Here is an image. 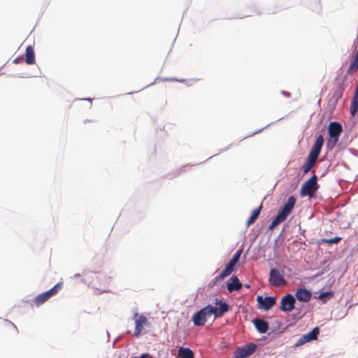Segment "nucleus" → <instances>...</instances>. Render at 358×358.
Masks as SVG:
<instances>
[{"label":"nucleus","instance_id":"b1692460","mask_svg":"<svg viewBox=\"0 0 358 358\" xmlns=\"http://www.w3.org/2000/svg\"><path fill=\"white\" fill-rule=\"evenodd\" d=\"M241 253H242V250H238L236 252V253L233 255L232 258H231V261H234V262H236L237 264L238 261L240 259V257L241 255Z\"/></svg>","mask_w":358,"mask_h":358},{"label":"nucleus","instance_id":"aec40b11","mask_svg":"<svg viewBox=\"0 0 358 358\" xmlns=\"http://www.w3.org/2000/svg\"><path fill=\"white\" fill-rule=\"evenodd\" d=\"M236 264V262L230 260L228 264L226 266L224 270L221 273V276H229L233 272Z\"/></svg>","mask_w":358,"mask_h":358},{"label":"nucleus","instance_id":"2eb2a0df","mask_svg":"<svg viewBox=\"0 0 358 358\" xmlns=\"http://www.w3.org/2000/svg\"><path fill=\"white\" fill-rule=\"evenodd\" d=\"M253 324L257 330L261 334L266 333L268 329V324L264 320L255 319L253 320Z\"/></svg>","mask_w":358,"mask_h":358},{"label":"nucleus","instance_id":"39448f33","mask_svg":"<svg viewBox=\"0 0 358 358\" xmlns=\"http://www.w3.org/2000/svg\"><path fill=\"white\" fill-rule=\"evenodd\" d=\"M317 177L313 175L309 180H308L302 186L300 190L301 196L313 197L315 192L319 188V185L317 182Z\"/></svg>","mask_w":358,"mask_h":358},{"label":"nucleus","instance_id":"dca6fc26","mask_svg":"<svg viewBox=\"0 0 358 358\" xmlns=\"http://www.w3.org/2000/svg\"><path fill=\"white\" fill-rule=\"evenodd\" d=\"M25 61L28 64H33L35 63L34 50L31 45H29L26 48Z\"/></svg>","mask_w":358,"mask_h":358},{"label":"nucleus","instance_id":"c756f323","mask_svg":"<svg viewBox=\"0 0 358 358\" xmlns=\"http://www.w3.org/2000/svg\"><path fill=\"white\" fill-rule=\"evenodd\" d=\"M177 81H179V82H182L183 80H176Z\"/></svg>","mask_w":358,"mask_h":358},{"label":"nucleus","instance_id":"ddd939ff","mask_svg":"<svg viewBox=\"0 0 358 358\" xmlns=\"http://www.w3.org/2000/svg\"><path fill=\"white\" fill-rule=\"evenodd\" d=\"M311 295V292L305 288H300L296 292V299L301 302L309 301Z\"/></svg>","mask_w":358,"mask_h":358},{"label":"nucleus","instance_id":"a878e982","mask_svg":"<svg viewBox=\"0 0 358 358\" xmlns=\"http://www.w3.org/2000/svg\"><path fill=\"white\" fill-rule=\"evenodd\" d=\"M282 94H284L285 96H287V97H289L291 95L289 92H286V91H282Z\"/></svg>","mask_w":358,"mask_h":358},{"label":"nucleus","instance_id":"7ed1b4c3","mask_svg":"<svg viewBox=\"0 0 358 358\" xmlns=\"http://www.w3.org/2000/svg\"><path fill=\"white\" fill-rule=\"evenodd\" d=\"M295 203L296 199L294 196H290L282 209L279 211L276 217L272 220L271 224L268 227V229L272 230L280 223L284 222L293 210Z\"/></svg>","mask_w":358,"mask_h":358},{"label":"nucleus","instance_id":"423d86ee","mask_svg":"<svg viewBox=\"0 0 358 358\" xmlns=\"http://www.w3.org/2000/svg\"><path fill=\"white\" fill-rule=\"evenodd\" d=\"M268 282L272 286L277 287L285 286L287 284L284 275L277 268L271 269Z\"/></svg>","mask_w":358,"mask_h":358},{"label":"nucleus","instance_id":"cd10ccee","mask_svg":"<svg viewBox=\"0 0 358 358\" xmlns=\"http://www.w3.org/2000/svg\"><path fill=\"white\" fill-rule=\"evenodd\" d=\"M80 273H76V274L74 275V276H73V277H74V278H78V277H80Z\"/></svg>","mask_w":358,"mask_h":358},{"label":"nucleus","instance_id":"4be33fe9","mask_svg":"<svg viewBox=\"0 0 358 358\" xmlns=\"http://www.w3.org/2000/svg\"><path fill=\"white\" fill-rule=\"evenodd\" d=\"M332 296H333V294L331 292H325L320 293L318 296V299L324 303V302H326L327 299H329L331 297H332Z\"/></svg>","mask_w":358,"mask_h":358},{"label":"nucleus","instance_id":"6ab92c4d","mask_svg":"<svg viewBox=\"0 0 358 358\" xmlns=\"http://www.w3.org/2000/svg\"><path fill=\"white\" fill-rule=\"evenodd\" d=\"M262 208V206H260L259 208L255 209L252 211L250 217H249V219L247 221V223H246L247 227H249L250 224H253L255 222V220L257 219V217H259V215L260 214Z\"/></svg>","mask_w":358,"mask_h":358},{"label":"nucleus","instance_id":"1a4fd4ad","mask_svg":"<svg viewBox=\"0 0 358 358\" xmlns=\"http://www.w3.org/2000/svg\"><path fill=\"white\" fill-rule=\"evenodd\" d=\"M255 343H249L238 348L234 353L233 358H245L252 355L256 350Z\"/></svg>","mask_w":358,"mask_h":358},{"label":"nucleus","instance_id":"bb28decb","mask_svg":"<svg viewBox=\"0 0 358 358\" xmlns=\"http://www.w3.org/2000/svg\"><path fill=\"white\" fill-rule=\"evenodd\" d=\"M87 100L89 101L90 106H91V105H92V99H87Z\"/></svg>","mask_w":358,"mask_h":358},{"label":"nucleus","instance_id":"6e6552de","mask_svg":"<svg viewBox=\"0 0 358 358\" xmlns=\"http://www.w3.org/2000/svg\"><path fill=\"white\" fill-rule=\"evenodd\" d=\"M342 131V126L340 123L337 122H330L328 128V133L330 137L328 145L332 142V146H334L338 141Z\"/></svg>","mask_w":358,"mask_h":358},{"label":"nucleus","instance_id":"f8f14e48","mask_svg":"<svg viewBox=\"0 0 358 358\" xmlns=\"http://www.w3.org/2000/svg\"><path fill=\"white\" fill-rule=\"evenodd\" d=\"M257 301L259 303V308L268 310L276 303V299L273 296H257Z\"/></svg>","mask_w":358,"mask_h":358},{"label":"nucleus","instance_id":"f3484780","mask_svg":"<svg viewBox=\"0 0 358 358\" xmlns=\"http://www.w3.org/2000/svg\"><path fill=\"white\" fill-rule=\"evenodd\" d=\"M178 355L180 358H194V353L192 350L187 348H180Z\"/></svg>","mask_w":358,"mask_h":358},{"label":"nucleus","instance_id":"f257e3e1","mask_svg":"<svg viewBox=\"0 0 358 358\" xmlns=\"http://www.w3.org/2000/svg\"><path fill=\"white\" fill-rule=\"evenodd\" d=\"M215 305L217 306H212L208 305L199 311L196 312L192 317V322L195 326H203L207 320V318L212 315L215 318L222 317L225 313L229 310V305L225 302L216 299Z\"/></svg>","mask_w":358,"mask_h":358},{"label":"nucleus","instance_id":"0eeeda50","mask_svg":"<svg viewBox=\"0 0 358 358\" xmlns=\"http://www.w3.org/2000/svg\"><path fill=\"white\" fill-rule=\"evenodd\" d=\"M135 330L134 335L138 338L140 336L145 334L146 331L145 330V327H149L150 322L148 320L147 317L145 315L138 316V314H135Z\"/></svg>","mask_w":358,"mask_h":358},{"label":"nucleus","instance_id":"412c9836","mask_svg":"<svg viewBox=\"0 0 358 358\" xmlns=\"http://www.w3.org/2000/svg\"><path fill=\"white\" fill-rule=\"evenodd\" d=\"M341 240V237L336 236L331 238H323L321 240V243H327V244H336L338 243Z\"/></svg>","mask_w":358,"mask_h":358},{"label":"nucleus","instance_id":"4468645a","mask_svg":"<svg viewBox=\"0 0 358 358\" xmlns=\"http://www.w3.org/2000/svg\"><path fill=\"white\" fill-rule=\"evenodd\" d=\"M230 280L231 282L227 284V289L229 292L238 291L241 289L242 284L240 282L237 276H232Z\"/></svg>","mask_w":358,"mask_h":358},{"label":"nucleus","instance_id":"c85d7f7f","mask_svg":"<svg viewBox=\"0 0 358 358\" xmlns=\"http://www.w3.org/2000/svg\"><path fill=\"white\" fill-rule=\"evenodd\" d=\"M83 100L84 99H82V101H83ZM80 102H81V100L78 101L77 103L80 105Z\"/></svg>","mask_w":358,"mask_h":358},{"label":"nucleus","instance_id":"393cba45","mask_svg":"<svg viewBox=\"0 0 358 358\" xmlns=\"http://www.w3.org/2000/svg\"><path fill=\"white\" fill-rule=\"evenodd\" d=\"M22 60H23L22 57H17L14 59V63L18 64V63L21 62V61H22Z\"/></svg>","mask_w":358,"mask_h":358},{"label":"nucleus","instance_id":"9b49d317","mask_svg":"<svg viewBox=\"0 0 358 358\" xmlns=\"http://www.w3.org/2000/svg\"><path fill=\"white\" fill-rule=\"evenodd\" d=\"M295 299L292 294L284 296L280 301V308L283 312H291L294 308Z\"/></svg>","mask_w":358,"mask_h":358},{"label":"nucleus","instance_id":"5701e85b","mask_svg":"<svg viewBox=\"0 0 358 358\" xmlns=\"http://www.w3.org/2000/svg\"><path fill=\"white\" fill-rule=\"evenodd\" d=\"M225 278V276H221V273H220V274H219L217 276H216L213 280H212L208 283V287H214V286L217 284V282L219 280H222V279H223V278Z\"/></svg>","mask_w":358,"mask_h":358},{"label":"nucleus","instance_id":"20e7f679","mask_svg":"<svg viewBox=\"0 0 358 358\" xmlns=\"http://www.w3.org/2000/svg\"><path fill=\"white\" fill-rule=\"evenodd\" d=\"M62 287L63 282L60 281L50 289L37 295L34 300V304L36 306H40L45 301H47L50 297L56 295L58 292L62 289Z\"/></svg>","mask_w":358,"mask_h":358},{"label":"nucleus","instance_id":"9d476101","mask_svg":"<svg viewBox=\"0 0 358 358\" xmlns=\"http://www.w3.org/2000/svg\"><path fill=\"white\" fill-rule=\"evenodd\" d=\"M319 334L320 328L317 327L313 328L310 332L301 336L295 343V346L299 347L308 342L316 340Z\"/></svg>","mask_w":358,"mask_h":358},{"label":"nucleus","instance_id":"f03ea898","mask_svg":"<svg viewBox=\"0 0 358 358\" xmlns=\"http://www.w3.org/2000/svg\"><path fill=\"white\" fill-rule=\"evenodd\" d=\"M323 144V136L320 135L317 136L314 145H313L308 154L307 160L302 166L303 174L308 173L315 164V162L320 154Z\"/></svg>","mask_w":358,"mask_h":358},{"label":"nucleus","instance_id":"a211bd4d","mask_svg":"<svg viewBox=\"0 0 358 358\" xmlns=\"http://www.w3.org/2000/svg\"><path fill=\"white\" fill-rule=\"evenodd\" d=\"M96 279L98 281V283H94V285H99L101 286L103 285L105 286L106 285H108L109 283V278L104 273H97Z\"/></svg>","mask_w":358,"mask_h":358}]
</instances>
